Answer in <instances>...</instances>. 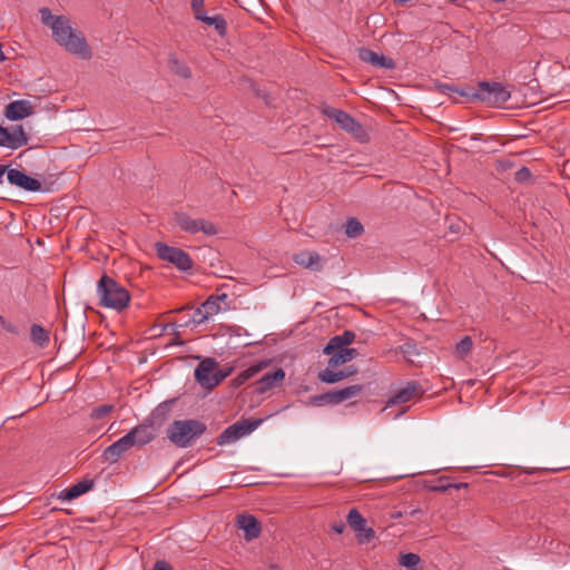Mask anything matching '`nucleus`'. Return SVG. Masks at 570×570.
I'll list each match as a JSON object with an SVG mask.
<instances>
[{
    "instance_id": "1",
    "label": "nucleus",
    "mask_w": 570,
    "mask_h": 570,
    "mask_svg": "<svg viewBox=\"0 0 570 570\" xmlns=\"http://www.w3.org/2000/svg\"><path fill=\"white\" fill-rule=\"evenodd\" d=\"M41 21L52 30L55 41L66 51L83 60L92 57V51L82 33L73 29L66 16H53L48 8L39 10Z\"/></svg>"
},
{
    "instance_id": "2",
    "label": "nucleus",
    "mask_w": 570,
    "mask_h": 570,
    "mask_svg": "<svg viewBox=\"0 0 570 570\" xmlns=\"http://www.w3.org/2000/svg\"><path fill=\"white\" fill-rule=\"evenodd\" d=\"M99 305L117 312L124 311L130 302L129 292L112 277L104 274L97 283Z\"/></svg>"
},
{
    "instance_id": "3",
    "label": "nucleus",
    "mask_w": 570,
    "mask_h": 570,
    "mask_svg": "<svg viewBox=\"0 0 570 570\" xmlns=\"http://www.w3.org/2000/svg\"><path fill=\"white\" fill-rule=\"evenodd\" d=\"M206 429V424L198 420H176L167 429V438L178 448H189Z\"/></svg>"
},
{
    "instance_id": "4",
    "label": "nucleus",
    "mask_w": 570,
    "mask_h": 570,
    "mask_svg": "<svg viewBox=\"0 0 570 570\" xmlns=\"http://www.w3.org/2000/svg\"><path fill=\"white\" fill-rule=\"evenodd\" d=\"M322 114L335 121L341 129L351 134L358 141L364 142L368 139L367 132L363 126L346 111L325 106L322 109Z\"/></svg>"
},
{
    "instance_id": "5",
    "label": "nucleus",
    "mask_w": 570,
    "mask_h": 570,
    "mask_svg": "<svg viewBox=\"0 0 570 570\" xmlns=\"http://www.w3.org/2000/svg\"><path fill=\"white\" fill-rule=\"evenodd\" d=\"M227 375L228 372L218 368V363L212 357L203 360L195 368V379L205 389H214Z\"/></svg>"
},
{
    "instance_id": "6",
    "label": "nucleus",
    "mask_w": 570,
    "mask_h": 570,
    "mask_svg": "<svg viewBox=\"0 0 570 570\" xmlns=\"http://www.w3.org/2000/svg\"><path fill=\"white\" fill-rule=\"evenodd\" d=\"M478 87L476 91L473 90L472 98L492 106H501L511 97L510 91L500 82L480 81Z\"/></svg>"
},
{
    "instance_id": "7",
    "label": "nucleus",
    "mask_w": 570,
    "mask_h": 570,
    "mask_svg": "<svg viewBox=\"0 0 570 570\" xmlns=\"http://www.w3.org/2000/svg\"><path fill=\"white\" fill-rule=\"evenodd\" d=\"M263 422V420H249V419H243L237 421L236 423L227 426L218 436H217V444L218 445H225L230 444L236 441H238L240 438L252 433L254 430H256L259 424Z\"/></svg>"
},
{
    "instance_id": "8",
    "label": "nucleus",
    "mask_w": 570,
    "mask_h": 570,
    "mask_svg": "<svg viewBox=\"0 0 570 570\" xmlns=\"http://www.w3.org/2000/svg\"><path fill=\"white\" fill-rule=\"evenodd\" d=\"M157 256L175 265L179 271L188 272L193 268V259L188 253L178 248L168 246L164 243L156 244Z\"/></svg>"
},
{
    "instance_id": "9",
    "label": "nucleus",
    "mask_w": 570,
    "mask_h": 570,
    "mask_svg": "<svg viewBox=\"0 0 570 570\" xmlns=\"http://www.w3.org/2000/svg\"><path fill=\"white\" fill-rule=\"evenodd\" d=\"M174 219L181 230L189 234H197L202 232L207 236H213L218 233L216 226L212 222L202 218H191L188 214L183 212L175 213Z\"/></svg>"
},
{
    "instance_id": "10",
    "label": "nucleus",
    "mask_w": 570,
    "mask_h": 570,
    "mask_svg": "<svg viewBox=\"0 0 570 570\" xmlns=\"http://www.w3.org/2000/svg\"><path fill=\"white\" fill-rule=\"evenodd\" d=\"M347 523L355 531L358 543H368L375 538V531L366 525V519L357 509L350 510Z\"/></svg>"
},
{
    "instance_id": "11",
    "label": "nucleus",
    "mask_w": 570,
    "mask_h": 570,
    "mask_svg": "<svg viewBox=\"0 0 570 570\" xmlns=\"http://www.w3.org/2000/svg\"><path fill=\"white\" fill-rule=\"evenodd\" d=\"M158 431L153 423L145 419L140 424L131 429L127 435L131 439V444L135 448H142L155 440Z\"/></svg>"
},
{
    "instance_id": "12",
    "label": "nucleus",
    "mask_w": 570,
    "mask_h": 570,
    "mask_svg": "<svg viewBox=\"0 0 570 570\" xmlns=\"http://www.w3.org/2000/svg\"><path fill=\"white\" fill-rule=\"evenodd\" d=\"M8 181L23 190L37 193L41 190V183L24 174L23 171L12 168L7 171Z\"/></svg>"
},
{
    "instance_id": "13",
    "label": "nucleus",
    "mask_w": 570,
    "mask_h": 570,
    "mask_svg": "<svg viewBox=\"0 0 570 570\" xmlns=\"http://www.w3.org/2000/svg\"><path fill=\"white\" fill-rule=\"evenodd\" d=\"M423 393L424 391L417 381H410L390 397L386 406L406 403L415 396H421Z\"/></svg>"
},
{
    "instance_id": "14",
    "label": "nucleus",
    "mask_w": 570,
    "mask_h": 570,
    "mask_svg": "<svg viewBox=\"0 0 570 570\" xmlns=\"http://www.w3.org/2000/svg\"><path fill=\"white\" fill-rule=\"evenodd\" d=\"M33 114V106L29 100H14L6 106L4 116L11 120H20Z\"/></svg>"
},
{
    "instance_id": "15",
    "label": "nucleus",
    "mask_w": 570,
    "mask_h": 570,
    "mask_svg": "<svg viewBox=\"0 0 570 570\" xmlns=\"http://www.w3.org/2000/svg\"><path fill=\"white\" fill-rule=\"evenodd\" d=\"M131 448H135V445L131 444V439L125 434L122 438L107 446L102 455L106 461L115 463Z\"/></svg>"
},
{
    "instance_id": "16",
    "label": "nucleus",
    "mask_w": 570,
    "mask_h": 570,
    "mask_svg": "<svg viewBox=\"0 0 570 570\" xmlns=\"http://www.w3.org/2000/svg\"><path fill=\"white\" fill-rule=\"evenodd\" d=\"M358 58L363 62L384 69H393L395 66L393 59L385 57L383 55H379L368 48H360Z\"/></svg>"
},
{
    "instance_id": "17",
    "label": "nucleus",
    "mask_w": 570,
    "mask_h": 570,
    "mask_svg": "<svg viewBox=\"0 0 570 570\" xmlns=\"http://www.w3.org/2000/svg\"><path fill=\"white\" fill-rule=\"evenodd\" d=\"M285 379V372L278 367L273 372L265 373L256 381V391L261 394L266 393L271 389L278 386Z\"/></svg>"
},
{
    "instance_id": "18",
    "label": "nucleus",
    "mask_w": 570,
    "mask_h": 570,
    "mask_svg": "<svg viewBox=\"0 0 570 570\" xmlns=\"http://www.w3.org/2000/svg\"><path fill=\"white\" fill-rule=\"evenodd\" d=\"M95 485V481L92 479H83L76 484L65 489L60 492L59 499L62 501H71L81 494L90 491Z\"/></svg>"
},
{
    "instance_id": "19",
    "label": "nucleus",
    "mask_w": 570,
    "mask_h": 570,
    "mask_svg": "<svg viewBox=\"0 0 570 570\" xmlns=\"http://www.w3.org/2000/svg\"><path fill=\"white\" fill-rule=\"evenodd\" d=\"M238 527L244 531L247 541L258 538L262 532L259 521L253 515H239Z\"/></svg>"
},
{
    "instance_id": "20",
    "label": "nucleus",
    "mask_w": 570,
    "mask_h": 570,
    "mask_svg": "<svg viewBox=\"0 0 570 570\" xmlns=\"http://www.w3.org/2000/svg\"><path fill=\"white\" fill-rule=\"evenodd\" d=\"M174 403L175 400H168L160 403L153 410V412L146 417V420L153 423V425L159 430L166 422Z\"/></svg>"
},
{
    "instance_id": "21",
    "label": "nucleus",
    "mask_w": 570,
    "mask_h": 570,
    "mask_svg": "<svg viewBox=\"0 0 570 570\" xmlns=\"http://www.w3.org/2000/svg\"><path fill=\"white\" fill-rule=\"evenodd\" d=\"M197 21H200L207 26H213L216 32L224 37L227 33V22L222 14L208 16L204 10L194 14Z\"/></svg>"
},
{
    "instance_id": "22",
    "label": "nucleus",
    "mask_w": 570,
    "mask_h": 570,
    "mask_svg": "<svg viewBox=\"0 0 570 570\" xmlns=\"http://www.w3.org/2000/svg\"><path fill=\"white\" fill-rule=\"evenodd\" d=\"M355 340V333L352 331H344L340 335L333 336L327 345L324 347V354L331 355L337 348H347L346 346L353 343Z\"/></svg>"
},
{
    "instance_id": "23",
    "label": "nucleus",
    "mask_w": 570,
    "mask_h": 570,
    "mask_svg": "<svg viewBox=\"0 0 570 570\" xmlns=\"http://www.w3.org/2000/svg\"><path fill=\"white\" fill-rule=\"evenodd\" d=\"M357 372V368L355 366H348L345 370L333 372L328 367L321 371L318 373V380L321 382L327 383V384H334L336 382H340L344 379H347L352 375H354Z\"/></svg>"
},
{
    "instance_id": "24",
    "label": "nucleus",
    "mask_w": 570,
    "mask_h": 570,
    "mask_svg": "<svg viewBox=\"0 0 570 570\" xmlns=\"http://www.w3.org/2000/svg\"><path fill=\"white\" fill-rule=\"evenodd\" d=\"M293 261L305 268H309L313 271H321L322 265L320 264L321 256L317 253L312 252H301L295 254Z\"/></svg>"
},
{
    "instance_id": "25",
    "label": "nucleus",
    "mask_w": 570,
    "mask_h": 570,
    "mask_svg": "<svg viewBox=\"0 0 570 570\" xmlns=\"http://www.w3.org/2000/svg\"><path fill=\"white\" fill-rule=\"evenodd\" d=\"M363 385L361 384H354V385H350V386H346L344 389H341V390H334L332 391L333 393V405L335 404H340L346 400H350V399H353V397H356L362 391H363Z\"/></svg>"
},
{
    "instance_id": "26",
    "label": "nucleus",
    "mask_w": 570,
    "mask_h": 570,
    "mask_svg": "<svg viewBox=\"0 0 570 570\" xmlns=\"http://www.w3.org/2000/svg\"><path fill=\"white\" fill-rule=\"evenodd\" d=\"M328 360V366H336L338 364H344L353 358H355L358 355V352L356 348H337Z\"/></svg>"
},
{
    "instance_id": "27",
    "label": "nucleus",
    "mask_w": 570,
    "mask_h": 570,
    "mask_svg": "<svg viewBox=\"0 0 570 570\" xmlns=\"http://www.w3.org/2000/svg\"><path fill=\"white\" fill-rule=\"evenodd\" d=\"M168 68L176 76L183 79L191 78V70L186 62L179 60L175 53H170L168 57Z\"/></svg>"
},
{
    "instance_id": "28",
    "label": "nucleus",
    "mask_w": 570,
    "mask_h": 570,
    "mask_svg": "<svg viewBox=\"0 0 570 570\" xmlns=\"http://www.w3.org/2000/svg\"><path fill=\"white\" fill-rule=\"evenodd\" d=\"M227 294L222 295H210L203 304H202V311L205 313L207 318L209 320L214 315L218 314L220 312V305L219 303L222 301L227 299Z\"/></svg>"
},
{
    "instance_id": "29",
    "label": "nucleus",
    "mask_w": 570,
    "mask_h": 570,
    "mask_svg": "<svg viewBox=\"0 0 570 570\" xmlns=\"http://www.w3.org/2000/svg\"><path fill=\"white\" fill-rule=\"evenodd\" d=\"M30 338L33 343L45 347L49 343V332L46 331L41 325L33 324L30 328Z\"/></svg>"
},
{
    "instance_id": "30",
    "label": "nucleus",
    "mask_w": 570,
    "mask_h": 570,
    "mask_svg": "<svg viewBox=\"0 0 570 570\" xmlns=\"http://www.w3.org/2000/svg\"><path fill=\"white\" fill-rule=\"evenodd\" d=\"M9 130L13 140V150L28 145L29 137L24 132L22 125L12 126Z\"/></svg>"
},
{
    "instance_id": "31",
    "label": "nucleus",
    "mask_w": 570,
    "mask_h": 570,
    "mask_svg": "<svg viewBox=\"0 0 570 570\" xmlns=\"http://www.w3.org/2000/svg\"><path fill=\"white\" fill-rule=\"evenodd\" d=\"M185 309H193V314L180 326H188L189 324L200 325V324L205 323L206 321H208L207 316L202 311V305L196 307V308H193V307H189V306H184V307H181L179 309H176L175 312H181V311H185Z\"/></svg>"
},
{
    "instance_id": "32",
    "label": "nucleus",
    "mask_w": 570,
    "mask_h": 570,
    "mask_svg": "<svg viewBox=\"0 0 570 570\" xmlns=\"http://www.w3.org/2000/svg\"><path fill=\"white\" fill-rule=\"evenodd\" d=\"M436 88L439 89V91L441 94H444V95L458 94L462 97H472V95H473V89L470 87L459 88L453 85L439 83L436 86Z\"/></svg>"
},
{
    "instance_id": "33",
    "label": "nucleus",
    "mask_w": 570,
    "mask_h": 570,
    "mask_svg": "<svg viewBox=\"0 0 570 570\" xmlns=\"http://www.w3.org/2000/svg\"><path fill=\"white\" fill-rule=\"evenodd\" d=\"M364 232V227L361 222L354 217L348 218L345 223V235L348 238L360 237Z\"/></svg>"
},
{
    "instance_id": "34",
    "label": "nucleus",
    "mask_w": 570,
    "mask_h": 570,
    "mask_svg": "<svg viewBox=\"0 0 570 570\" xmlns=\"http://www.w3.org/2000/svg\"><path fill=\"white\" fill-rule=\"evenodd\" d=\"M399 351L409 362H412L413 356H417L420 354L417 344L411 338H407L402 345H400Z\"/></svg>"
},
{
    "instance_id": "35",
    "label": "nucleus",
    "mask_w": 570,
    "mask_h": 570,
    "mask_svg": "<svg viewBox=\"0 0 570 570\" xmlns=\"http://www.w3.org/2000/svg\"><path fill=\"white\" fill-rule=\"evenodd\" d=\"M420 561V556L412 552L401 554L399 559V563L409 570H415Z\"/></svg>"
},
{
    "instance_id": "36",
    "label": "nucleus",
    "mask_w": 570,
    "mask_h": 570,
    "mask_svg": "<svg viewBox=\"0 0 570 570\" xmlns=\"http://www.w3.org/2000/svg\"><path fill=\"white\" fill-rule=\"evenodd\" d=\"M263 368V364L252 365L242 373L238 374V376L234 380L236 385L239 386L244 384L246 381L255 376Z\"/></svg>"
},
{
    "instance_id": "37",
    "label": "nucleus",
    "mask_w": 570,
    "mask_h": 570,
    "mask_svg": "<svg viewBox=\"0 0 570 570\" xmlns=\"http://www.w3.org/2000/svg\"><path fill=\"white\" fill-rule=\"evenodd\" d=\"M473 342L470 336H464L455 346V353L460 358H464L472 350Z\"/></svg>"
},
{
    "instance_id": "38",
    "label": "nucleus",
    "mask_w": 570,
    "mask_h": 570,
    "mask_svg": "<svg viewBox=\"0 0 570 570\" xmlns=\"http://www.w3.org/2000/svg\"><path fill=\"white\" fill-rule=\"evenodd\" d=\"M307 403L313 406H322L324 404L333 405V393L332 391H328L323 394L311 396Z\"/></svg>"
},
{
    "instance_id": "39",
    "label": "nucleus",
    "mask_w": 570,
    "mask_h": 570,
    "mask_svg": "<svg viewBox=\"0 0 570 570\" xmlns=\"http://www.w3.org/2000/svg\"><path fill=\"white\" fill-rule=\"evenodd\" d=\"M114 410V405L111 404H101L95 409H92L90 413V417L95 420L104 419Z\"/></svg>"
},
{
    "instance_id": "40",
    "label": "nucleus",
    "mask_w": 570,
    "mask_h": 570,
    "mask_svg": "<svg viewBox=\"0 0 570 570\" xmlns=\"http://www.w3.org/2000/svg\"><path fill=\"white\" fill-rule=\"evenodd\" d=\"M0 147L13 149V140L10 135L9 128L0 125Z\"/></svg>"
},
{
    "instance_id": "41",
    "label": "nucleus",
    "mask_w": 570,
    "mask_h": 570,
    "mask_svg": "<svg viewBox=\"0 0 570 570\" xmlns=\"http://www.w3.org/2000/svg\"><path fill=\"white\" fill-rule=\"evenodd\" d=\"M530 178H531V171L529 170V168H527L524 166L521 167L515 173V180L519 181V183L528 181Z\"/></svg>"
},
{
    "instance_id": "42",
    "label": "nucleus",
    "mask_w": 570,
    "mask_h": 570,
    "mask_svg": "<svg viewBox=\"0 0 570 570\" xmlns=\"http://www.w3.org/2000/svg\"><path fill=\"white\" fill-rule=\"evenodd\" d=\"M204 2H205V0H190V8L193 11V14H196L204 10Z\"/></svg>"
},
{
    "instance_id": "43",
    "label": "nucleus",
    "mask_w": 570,
    "mask_h": 570,
    "mask_svg": "<svg viewBox=\"0 0 570 570\" xmlns=\"http://www.w3.org/2000/svg\"><path fill=\"white\" fill-rule=\"evenodd\" d=\"M153 570H173L171 566L165 560L155 562Z\"/></svg>"
},
{
    "instance_id": "44",
    "label": "nucleus",
    "mask_w": 570,
    "mask_h": 570,
    "mask_svg": "<svg viewBox=\"0 0 570 570\" xmlns=\"http://www.w3.org/2000/svg\"><path fill=\"white\" fill-rule=\"evenodd\" d=\"M466 487V483H459V484H448V485H441V487H438L435 488L436 491H445L448 490L449 488H454L456 490L461 489V488H465Z\"/></svg>"
},
{
    "instance_id": "45",
    "label": "nucleus",
    "mask_w": 570,
    "mask_h": 570,
    "mask_svg": "<svg viewBox=\"0 0 570 570\" xmlns=\"http://www.w3.org/2000/svg\"><path fill=\"white\" fill-rule=\"evenodd\" d=\"M332 530L337 533V534H342L345 530V524L344 522L340 521V522H336V523H333L332 524Z\"/></svg>"
},
{
    "instance_id": "46",
    "label": "nucleus",
    "mask_w": 570,
    "mask_h": 570,
    "mask_svg": "<svg viewBox=\"0 0 570 570\" xmlns=\"http://www.w3.org/2000/svg\"><path fill=\"white\" fill-rule=\"evenodd\" d=\"M8 170H9V169H7V166H6V165H0V184L2 183L3 175H4Z\"/></svg>"
},
{
    "instance_id": "47",
    "label": "nucleus",
    "mask_w": 570,
    "mask_h": 570,
    "mask_svg": "<svg viewBox=\"0 0 570 570\" xmlns=\"http://www.w3.org/2000/svg\"><path fill=\"white\" fill-rule=\"evenodd\" d=\"M420 513H422V510L419 508L412 509L410 512H407V514L411 517H415L416 514H420Z\"/></svg>"
},
{
    "instance_id": "48",
    "label": "nucleus",
    "mask_w": 570,
    "mask_h": 570,
    "mask_svg": "<svg viewBox=\"0 0 570 570\" xmlns=\"http://www.w3.org/2000/svg\"><path fill=\"white\" fill-rule=\"evenodd\" d=\"M6 60V56L2 51V46L0 45V62H3Z\"/></svg>"
},
{
    "instance_id": "49",
    "label": "nucleus",
    "mask_w": 570,
    "mask_h": 570,
    "mask_svg": "<svg viewBox=\"0 0 570 570\" xmlns=\"http://www.w3.org/2000/svg\"><path fill=\"white\" fill-rule=\"evenodd\" d=\"M176 326H177V325H176V323H169V324H166V325L164 326V331H166L168 327L176 328Z\"/></svg>"
},
{
    "instance_id": "50",
    "label": "nucleus",
    "mask_w": 570,
    "mask_h": 570,
    "mask_svg": "<svg viewBox=\"0 0 570 570\" xmlns=\"http://www.w3.org/2000/svg\"><path fill=\"white\" fill-rule=\"evenodd\" d=\"M3 327L9 332H13V327L9 324H4Z\"/></svg>"
},
{
    "instance_id": "51",
    "label": "nucleus",
    "mask_w": 570,
    "mask_h": 570,
    "mask_svg": "<svg viewBox=\"0 0 570 570\" xmlns=\"http://www.w3.org/2000/svg\"><path fill=\"white\" fill-rule=\"evenodd\" d=\"M404 514H407V512H397L395 515H393L394 518H401L403 517Z\"/></svg>"
},
{
    "instance_id": "52",
    "label": "nucleus",
    "mask_w": 570,
    "mask_h": 570,
    "mask_svg": "<svg viewBox=\"0 0 570 570\" xmlns=\"http://www.w3.org/2000/svg\"><path fill=\"white\" fill-rule=\"evenodd\" d=\"M173 344H175V345H180V344H181V342H179V341L177 340V337H176V338H175V341L173 342Z\"/></svg>"
},
{
    "instance_id": "53",
    "label": "nucleus",
    "mask_w": 570,
    "mask_h": 570,
    "mask_svg": "<svg viewBox=\"0 0 570 570\" xmlns=\"http://www.w3.org/2000/svg\"><path fill=\"white\" fill-rule=\"evenodd\" d=\"M0 323L2 324V326L6 324V321L2 316H0Z\"/></svg>"
}]
</instances>
